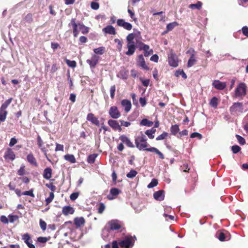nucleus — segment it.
<instances>
[{
    "label": "nucleus",
    "mask_w": 248,
    "mask_h": 248,
    "mask_svg": "<svg viewBox=\"0 0 248 248\" xmlns=\"http://www.w3.org/2000/svg\"><path fill=\"white\" fill-rule=\"evenodd\" d=\"M147 139L142 132L135 138V141L136 147L140 150L147 151L149 148L147 142Z\"/></svg>",
    "instance_id": "1"
},
{
    "label": "nucleus",
    "mask_w": 248,
    "mask_h": 248,
    "mask_svg": "<svg viewBox=\"0 0 248 248\" xmlns=\"http://www.w3.org/2000/svg\"><path fill=\"white\" fill-rule=\"evenodd\" d=\"M69 25H71L73 27V34L75 37L78 36L79 31H81L83 34H86L89 32V28L88 27L80 23L77 24L75 22V19L74 18L71 19Z\"/></svg>",
    "instance_id": "2"
},
{
    "label": "nucleus",
    "mask_w": 248,
    "mask_h": 248,
    "mask_svg": "<svg viewBox=\"0 0 248 248\" xmlns=\"http://www.w3.org/2000/svg\"><path fill=\"white\" fill-rule=\"evenodd\" d=\"M136 239L135 236L134 237L131 236H126L119 242V246L121 248H132L134 245Z\"/></svg>",
    "instance_id": "3"
},
{
    "label": "nucleus",
    "mask_w": 248,
    "mask_h": 248,
    "mask_svg": "<svg viewBox=\"0 0 248 248\" xmlns=\"http://www.w3.org/2000/svg\"><path fill=\"white\" fill-rule=\"evenodd\" d=\"M247 86L244 82L240 83L235 90L234 97L242 98L246 94Z\"/></svg>",
    "instance_id": "4"
},
{
    "label": "nucleus",
    "mask_w": 248,
    "mask_h": 248,
    "mask_svg": "<svg viewBox=\"0 0 248 248\" xmlns=\"http://www.w3.org/2000/svg\"><path fill=\"white\" fill-rule=\"evenodd\" d=\"M110 230L116 231L119 230L120 232H123L124 229L123 223L118 220H111L108 223Z\"/></svg>",
    "instance_id": "5"
},
{
    "label": "nucleus",
    "mask_w": 248,
    "mask_h": 248,
    "mask_svg": "<svg viewBox=\"0 0 248 248\" xmlns=\"http://www.w3.org/2000/svg\"><path fill=\"white\" fill-rule=\"evenodd\" d=\"M168 61L169 64L174 67L178 65V60L177 56L173 53L171 52L168 56Z\"/></svg>",
    "instance_id": "6"
},
{
    "label": "nucleus",
    "mask_w": 248,
    "mask_h": 248,
    "mask_svg": "<svg viewBox=\"0 0 248 248\" xmlns=\"http://www.w3.org/2000/svg\"><path fill=\"white\" fill-rule=\"evenodd\" d=\"M109 115L114 119H117L121 116V113L116 106H112L109 110Z\"/></svg>",
    "instance_id": "7"
},
{
    "label": "nucleus",
    "mask_w": 248,
    "mask_h": 248,
    "mask_svg": "<svg viewBox=\"0 0 248 248\" xmlns=\"http://www.w3.org/2000/svg\"><path fill=\"white\" fill-rule=\"evenodd\" d=\"M3 157L6 160L13 161L16 158V155L13 150L8 148L6 149Z\"/></svg>",
    "instance_id": "8"
},
{
    "label": "nucleus",
    "mask_w": 248,
    "mask_h": 248,
    "mask_svg": "<svg viewBox=\"0 0 248 248\" xmlns=\"http://www.w3.org/2000/svg\"><path fill=\"white\" fill-rule=\"evenodd\" d=\"M117 24L120 27H123L124 29L127 31H130L132 28L131 24L126 22L124 19H119L117 21Z\"/></svg>",
    "instance_id": "9"
},
{
    "label": "nucleus",
    "mask_w": 248,
    "mask_h": 248,
    "mask_svg": "<svg viewBox=\"0 0 248 248\" xmlns=\"http://www.w3.org/2000/svg\"><path fill=\"white\" fill-rule=\"evenodd\" d=\"M243 110V105L241 103H234L230 108V111L233 112H242Z\"/></svg>",
    "instance_id": "10"
},
{
    "label": "nucleus",
    "mask_w": 248,
    "mask_h": 248,
    "mask_svg": "<svg viewBox=\"0 0 248 248\" xmlns=\"http://www.w3.org/2000/svg\"><path fill=\"white\" fill-rule=\"evenodd\" d=\"M192 51V54L190 56V58L189 59L187 66L188 67H191L193 66L196 62V59L195 57V50L193 48H190L187 51V53H190V51Z\"/></svg>",
    "instance_id": "11"
},
{
    "label": "nucleus",
    "mask_w": 248,
    "mask_h": 248,
    "mask_svg": "<svg viewBox=\"0 0 248 248\" xmlns=\"http://www.w3.org/2000/svg\"><path fill=\"white\" fill-rule=\"evenodd\" d=\"M99 59V56L94 54L92 56L91 59H88L86 62L87 63L89 64L91 68H93L97 64Z\"/></svg>",
    "instance_id": "12"
},
{
    "label": "nucleus",
    "mask_w": 248,
    "mask_h": 248,
    "mask_svg": "<svg viewBox=\"0 0 248 248\" xmlns=\"http://www.w3.org/2000/svg\"><path fill=\"white\" fill-rule=\"evenodd\" d=\"M121 190L117 188H112L110 190L109 194L108 195L107 198L109 200H112L121 193Z\"/></svg>",
    "instance_id": "13"
},
{
    "label": "nucleus",
    "mask_w": 248,
    "mask_h": 248,
    "mask_svg": "<svg viewBox=\"0 0 248 248\" xmlns=\"http://www.w3.org/2000/svg\"><path fill=\"white\" fill-rule=\"evenodd\" d=\"M126 48L128 49V50L125 52V54L127 56L133 55L136 49L135 43H127Z\"/></svg>",
    "instance_id": "14"
},
{
    "label": "nucleus",
    "mask_w": 248,
    "mask_h": 248,
    "mask_svg": "<svg viewBox=\"0 0 248 248\" xmlns=\"http://www.w3.org/2000/svg\"><path fill=\"white\" fill-rule=\"evenodd\" d=\"M153 197L156 201H162L165 198V191L163 190L156 191L154 192Z\"/></svg>",
    "instance_id": "15"
},
{
    "label": "nucleus",
    "mask_w": 248,
    "mask_h": 248,
    "mask_svg": "<svg viewBox=\"0 0 248 248\" xmlns=\"http://www.w3.org/2000/svg\"><path fill=\"white\" fill-rule=\"evenodd\" d=\"M22 238L29 248H35L34 245L31 244V237L28 233L22 235Z\"/></svg>",
    "instance_id": "16"
},
{
    "label": "nucleus",
    "mask_w": 248,
    "mask_h": 248,
    "mask_svg": "<svg viewBox=\"0 0 248 248\" xmlns=\"http://www.w3.org/2000/svg\"><path fill=\"white\" fill-rule=\"evenodd\" d=\"M108 124L112 128L115 130H118L121 131L122 130L120 125L116 120L110 119L108 121Z\"/></svg>",
    "instance_id": "17"
},
{
    "label": "nucleus",
    "mask_w": 248,
    "mask_h": 248,
    "mask_svg": "<svg viewBox=\"0 0 248 248\" xmlns=\"http://www.w3.org/2000/svg\"><path fill=\"white\" fill-rule=\"evenodd\" d=\"M212 85L216 89L219 90H222L226 87L225 82H221L218 80H215Z\"/></svg>",
    "instance_id": "18"
},
{
    "label": "nucleus",
    "mask_w": 248,
    "mask_h": 248,
    "mask_svg": "<svg viewBox=\"0 0 248 248\" xmlns=\"http://www.w3.org/2000/svg\"><path fill=\"white\" fill-rule=\"evenodd\" d=\"M87 120L91 122L93 124L96 125H99V121L97 118L94 116V114L90 113L87 115Z\"/></svg>",
    "instance_id": "19"
},
{
    "label": "nucleus",
    "mask_w": 248,
    "mask_h": 248,
    "mask_svg": "<svg viewBox=\"0 0 248 248\" xmlns=\"http://www.w3.org/2000/svg\"><path fill=\"white\" fill-rule=\"evenodd\" d=\"M103 32L106 34L115 35L116 33L115 28L111 25H108L102 30Z\"/></svg>",
    "instance_id": "20"
},
{
    "label": "nucleus",
    "mask_w": 248,
    "mask_h": 248,
    "mask_svg": "<svg viewBox=\"0 0 248 248\" xmlns=\"http://www.w3.org/2000/svg\"><path fill=\"white\" fill-rule=\"evenodd\" d=\"M119 139L123 143L125 144L128 147L130 148H133L134 147L130 139L126 136L122 135L120 137Z\"/></svg>",
    "instance_id": "21"
},
{
    "label": "nucleus",
    "mask_w": 248,
    "mask_h": 248,
    "mask_svg": "<svg viewBox=\"0 0 248 248\" xmlns=\"http://www.w3.org/2000/svg\"><path fill=\"white\" fill-rule=\"evenodd\" d=\"M121 105L124 108L126 112H129L131 108V103L130 101L127 99H124L121 101Z\"/></svg>",
    "instance_id": "22"
},
{
    "label": "nucleus",
    "mask_w": 248,
    "mask_h": 248,
    "mask_svg": "<svg viewBox=\"0 0 248 248\" xmlns=\"http://www.w3.org/2000/svg\"><path fill=\"white\" fill-rule=\"evenodd\" d=\"M138 62L142 68L145 70H148L149 67L146 65L143 56L142 55L139 56Z\"/></svg>",
    "instance_id": "23"
},
{
    "label": "nucleus",
    "mask_w": 248,
    "mask_h": 248,
    "mask_svg": "<svg viewBox=\"0 0 248 248\" xmlns=\"http://www.w3.org/2000/svg\"><path fill=\"white\" fill-rule=\"evenodd\" d=\"M74 209L70 206H65L62 208V213L64 215H68L69 214H73L74 213Z\"/></svg>",
    "instance_id": "24"
},
{
    "label": "nucleus",
    "mask_w": 248,
    "mask_h": 248,
    "mask_svg": "<svg viewBox=\"0 0 248 248\" xmlns=\"http://www.w3.org/2000/svg\"><path fill=\"white\" fill-rule=\"evenodd\" d=\"M141 45L143 46L142 49L144 52V56L145 57H148L153 53V50L152 49H150L148 45H145L143 43H142Z\"/></svg>",
    "instance_id": "25"
},
{
    "label": "nucleus",
    "mask_w": 248,
    "mask_h": 248,
    "mask_svg": "<svg viewBox=\"0 0 248 248\" xmlns=\"http://www.w3.org/2000/svg\"><path fill=\"white\" fill-rule=\"evenodd\" d=\"M43 177L47 180L49 179L52 177V169L48 167L44 170Z\"/></svg>",
    "instance_id": "26"
},
{
    "label": "nucleus",
    "mask_w": 248,
    "mask_h": 248,
    "mask_svg": "<svg viewBox=\"0 0 248 248\" xmlns=\"http://www.w3.org/2000/svg\"><path fill=\"white\" fill-rule=\"evenodd\" d=\"M216 236L217 237L220 241H224L225 240H227L229 239H227V237L226 236V234L225 233L223 232L218 231L217 232L216 234Z\"/></svg>",
    "instance_id": "27"
},
{
    "label": "nucleus",
    "mask_w": 248,
    "mask_h": 248,
    "mask_svg": "<svg viewBox=\"0 0 248 248\" xmlns=\"http://www.w3.org/2000/svg\"><path fill=\"white\" fill-rule=\"evenodd\" d=\"M74 223L78 227H80L85 223V219L83 217H76L74 219Z\"/></svg>",
    "instance_id": "28"
},
{
    "label": "nucleus",
    "mask_w": 248,
    "mask_h": 248,
    "mask_svg": "<svg viewBox=\"0 0 248 248\" xmlns=\"http://www.w3.org/2000/svg\"><path fill=\"white\" fill-rule=\"evenodd\" d=\"M147 150H148V151H149V152H154L156 154L158 155L159 156V157L160 158H161L162 159H163L164 158V156L163 154L161 152H160L157 148H156L155 147H152L149 148V149Z\"/></svg>",
    "instance_id": "29"
},
{
    "label": "nucleus",
    "mask_w": 248,
    "mask_h": 248,
    "mask_svg": "<svg viewBox=\"0 0 248 248\" xmlns=\"http://www.w3.org/2000/svg\"><path fill=\"white\" fill-rule=\"evenodd\" d=\"M156 132V129L154 128H152L151 129L147 130L145 131V134L148 137V138L150 139H153L154 138V134Z\"/></svg>",
    "instance_id": "30"
},
{
    "label": "nucleus",
    "mask_w": 248,
    "mask_h": 248,
    "mask_svg": "<svg viewBox=\"0 0 248 248\" xmlns=\"http://www.w3.org/2000/svg\"><path fill=\"white\" fill-rule=\"evenodd\" d=\"M27 159L28 161L34 166H37V162L35 158L32 154H30L27 155Z\"/></svg>",
    "instance_id": "31"
},
{
    "label": "nucleus",
    "mask_w": 248,
    "mask_h": 248,
    "mask_svg": "<svg viewBox=\"0 0 248 248\" xmlns=\"http://www.w3.org/2000/svg\"><path fill=\"white\" fill-rule=\"evenodd\" d=\"M64 158L70 162L71 163H75L76 162V158L74 155L70 154H67L64 156Z\"/></svg>",
    "instance_id": "32"
},
{
    "label": "nucleus",
    "mask_w": 248,
    "mask_h": 248,
    "mask_svg": "<svg viewBox=\"0 0 248 248\" xmlns=\"http://www.w3.org/2000/svg\"><path fill=\"white\" fill-rule=\"evenodd\" d=\"M140 124L143 126L150 127L153 124V122L149 121L147 119H143L140 121Z\"/></svg>",
    "instance_id": "33"
},
{
    "label": "nucleus",
    "mask_w": 248,
    "mask_h": 248,
    "mask_svg": "<svg viewBox=\"0 0 248 248\" xmlns=\"http://www.w3.org/2000/svg\"><path fill=\"white\" fill-rule=\"evenodd\" d=\"M178 25V23L176 22H173L168 24L167 25V31H169L173 29V28Z\"/></svg>",
    "instance_id": "34"
},
{
    "label": "nucleus",
    "mask_w": 248,
    "mask_h": 248,
    "mask_svg": "<svg viewBox=\"0 0 248 248\" xmlns=\"http://www.w3.org/2000/svg\"><path fill=\"white\" fill-rule=\"evenodd\" d=\"M179 131V126L177 124L172 125L170 127V132L171 133L175 135Z\"/></svg>",
    "instance_id": "35"
},
{
    "label": "nucleus",
    "mask_w": 248,
    "mask_h": 248,
    "mask_svg": "<svg viewBox=\"0 0 248 248\" xmlns=\"http://www.w3.org/2000/svg\"><path fill=\"white\" fill-rule=\"evenodd\" d=\"M202 6V3L201 1H198L195 4H191L189 5V7L191 9H200Z\"/></svg>",
    "instance_id": "36"
},
{
    "label": "nucleus",
    "mask_w": 248,
    "mask_h": 248,
    "mask_svg": "<svg viewBox=\"0 0 248 248\" xmlns=\"http://www.w3.org/2000/svg\"><path fill=\"white\" fill-rule=\"evenodd\" d=\"M7 111L0 108V121L4 122L6 119Z\"/></svg>",
    "instance_id": "37"
},
{
    "label": "nucleus",
    "mask_w": 248,
    "mask_h": 248,
    "mask_svg": "<svg viewBox=\"0 0 248 248\" xmlns=\"http://www.w3.org/2000/svg\"><path fill=\"white\" fill-rule=\"evenodd\" d=\"M97 156V155L95 154L89 155L87 158L88 162L90 164L93 163Z\"/></svg>",
    "instance_id": "38"
},
{
    "label": "nucleus",
    "mask_w": 248,
    "mask_h": 248,
    "mask_svg": "<svg viewBox=\"0 0 248 248\" xmlns=\"http://www.w3.org/2000/svg\"><path fill=\"white\" fill-rule=\"evenodd\" d=\"M12 98H10L7 100L4 103H3L0 108L6 110V108L8 107V106L12 102Z\"/></svg>",
    "instance_id": "39"
},
{
    "label": "nucleus",
    "mask_w": 248,
    "mask_h": 248,
    "mask_svg": "<svg viewBox=\"0 0 248 248\" xmlns=\"http://www.w3.org/2000/svg\"><path fill=\"white\" fill-rule=\"evenodd\" d=\"M175 76L177 77H178L181 76L184 79H186L187 78V76L185 74V73L183 71V70H177L175 72Z\"/></svg>",
    "instance_id": "40"
},
{
    "label": "nucleus",
    "mask_w": 248,
    "mask_h": 248,
    "mask_svg": "<svg viewBox=\"0 0 248 248\" xmlns=\"http://www.w3.org/2000/svg\"><path fill=\"white\" fill-rule=\"evenodd\" d=\"M210 104L212 107L216 108L218 104L217 98L216 97H213L210 101Z\"/></svg>",
    "instance_id": "41"
},
{
    "label": "nucleus",
    "mask_w": 248,
    "mask_h": 248,
    "mask_svg": "<svg viewBox=\"0 0 248 248\" xmlns=\"http://www.w3.org/2000/svg\"><path fill=\"white\" fill-rule=\"evenodd\" d=\"M105 50V48L103 46H101L93 49L94 52L96 54L102 55Z\"/></svg>",
    "instance_id": "42"
},
{
    "label": "nucleus",
    "mask_w": 248,
    "mask_h": 248,
    "mask_svg": "<svg viewBox=\"0 0 248 248\" xmlns=\"http://www.w3.org/2000/svg\"><path fill=\"white\" fill-rule=\"evenodd\" d=\"M158 184V181L156 179H153L150 182L147 186V187L148 188H153L155 186H156Z\"/></svg>",
    "instance_id": "43"
},
{
    "label": "nucleus",
    "mask_w": 248,
    "mask_h": 248,
    "mask_svg": "<svg viewBox=\"0 0 248 248\" xmlns=\"http://www.w3.org/2000/svg\"><path fill=\"white\" fill-rule=\"evenodd\" d=\"M135 37V34L134 33H130L129 34L127 37H126V41L127 43H135L133 40Z\"/></svg>",
    "instance_id": "44"
},
{
    "label": "nucleus",
    "mask_w": 248,
    "mask_h": 248,
    "mask_svg": "<svg viewBox=\"0 0 248 248\" xmlns=\"http://www.w3.org/2000/svg\"><path fill=\"white\" fill-rule=\"evenodd\" d=\"M66 64L70 67L75 68L76 67L77 64L75 61H70L68 59H65Z\"/></svg>",
    "instance_id": "45"
},
{
    "label": "nucleus",
    "mask_w": 248,
    "mask_h": 248,
    "mask_svg": "<svg viewBox=\"0 0 248 248\" xmlns=\"http://www.w3.org/2000/svg\"><path fill=\"white\" fill-rule=\"evenodd\" d=\"M137 173V171L134 170H132L126 174V176L128 178H133L136 176Z\"/></svg>",
    "instance_id": "46"
},
{
    "label": "nucleus",
    "mask_w": 248,
    "mask_h": 248,
    "mask_svg": "<svg viewBox=\"0 0 248 248\" xmlns=\"http://www.w3.org/2000/svg\"><path fill=\"white\" fill-rule=\"evenodd\" d=\"M168 136V133L164 132L162 134L159 135L156 138V140H160L165 139Z\"/></svg>",
    "instance_id": "47"
},
{
    "label": "nucleus",
    "mask_w": 248,
    "mask_h": 248,
    "mask_svg": "<svg viewBox=\"0 0 248 248\" xmlns=\"http://www.w3.org/2000/svg\"><path fill=\"white\" fill-rule=\"evenodd\" d=\"M54 198V194L53 192H50L49 194V197H48L47 198H46V204H48L49 203H50L52 201Z\"/></svg>",
    "instance_id": "48"
},
{
    "label": "nucleus",
    "mask_w": 248,
    "mask_h": 248,
    "mask_svg": "<svg viewBox=\"0 0 248 248\" xmlns=\"http://www.w3.org/2000/svg\"><path fill=\"white\" fill-rule=\"evenodd\" d=\"M236 138L241 145H244L246 143V141L244 138L240 135H236Z\"/></svg>",
    "instance_id": "49"
},
{
    "label": "nucleus",
    "mask_w": 248,
    "mask_h": 248,
    "mask_svg": "<svg viewBox=\"0 0 248 248\" xmlns=\"http://www.w3.org/2000/svg\"><path fill=\"white\" fill-rule=\"evenodd\" d=\"M241 150V148L238 145H233L232 146V150L233 154H237Z\"/></svg>",
    "instance_id": "50"
},
{
    "label": "nucleus",
    "mask_w": 248,
    "mask_h": 248,
    "mask_svg": "<svg viewBox=\"0 0 248 248\" xmlns=\"http://www.w3.org/2000/svg\"><path fill=\"white\" fill-rule=\"evenodd\" d=\"M40 226L43 231H45L46 228V223L42 219H40Z\"/></svg>",
    "instance_id": "51"
},
{
    "label": "nucleus",
    "mask_w": 248,
    "mask_h": 248,
    "mask_svg": "<svg viewBox=\"0 0 248 248\" xmlns=\"http://www.w3.org/2000/svg\"><path fill=\"white\" fill-rule=\"evenodd\" d=\"M25 166L22 165L17 171V174L19 175L22 176L25 174Z\"/></svg>",
    "instance_id": "52"
},
{
    "label": "nucleus",
    "mask_w": 248,
    "mask_h": 248,
    "mask_svg": "<svg viewBox=\"0 0 248 248\" xmlns=\"http://www.w3.org/2000/svg\"><path fill=\"white\" fill-rule=\"evenodd\" d=\"M116 91L115 85L111 86L110 89V97L113 99L115 95V92Z\"/></svg>",
    "instance_id": "53"
},
{
    "label": "nucleus",
    "mask_w": 248,
    "mask_h": 248,
    "mask_svg": "<svg viewBox=\"0 0 248 248\" xmlns=\"http://www.w3.org/2000/svg\"><path fill=\"white\" fill-rule=\"evenodd\" d=\"M9 221L11 223L14 222L16 220L18 219V217L16 215H10L8 216Z\"/></svg>",
    "instance_id": "54"
},
{
    "label": "nucleus",
    "mask_w": 248,
    "mask_h": 248,
    "mask_svg": "<svg viewBox=\"0 0 248 248\" xmlns=\"http://www.w3.org/2000/svg\"><path fill=\"white\" fill-rule=\"evenodd\" d=\"M105 209V205L103 203H100L98 209V212L99 214H102Z\"/></svg>",
    "instance_id": "55"
},
{
    "label": "nucleus",
    "mask_w": 248,
    "mask_h": 248,
    "mask_svg": "<svg viewBox=\"0 0 248 248\" xmlns=\"http://www.w3.org/2000/svg\"><path fill=\"white\" fill-rule=\"evenodd\" d=\"M22 195H28V196H30L32 197H34V194L33 193V190L31 189L29 191H24L22 193Z\"/></svg>",
    "instance_id": "56"
},
{
    "label": "nucleus",
    "mask_w": 248,
    "mask_h": 248,
    "mask_svg": "<svg viewBox=\"0 0 248 248\" xmlns=\"http://www.w3.org/2000/svg\"><path fill=\"white\" fill-rule=\"evenodd\" d=\"M114 41L118 44V49L119 51H121L122 49V42L118 39H115Z\"/></svg>",
    "instance_id": "57"
},
{
    "label": "nucleus",
    "mask_w": 248,
    "mask_h": 248,
    "mask_svg": "<svg viewBox=\"0 0 248 248\" xmlns=\"http://www.w3.org/2000/svg\"><path fill=\"white\" fill-rule=\"evenodd\" d=\"M91 8L93 10H97L99 9V4L96 2H92L91 4Z\"/></svg>",
    "instance_id": "58"
},
{
    "label": "nucleus",
    "mask_w": 248,
    "mask_h": 248,
    "mask_svg": "<svg viewBox=\"0 0 248 248\" xmlns=\"http://www.w3.org/2000/svg\"><path fill=\"white\" fill-rule=\"evenodd\" d=\"M196 137L198 138L199 139H201L202 138V135L197 132H194L192 133L190 135L191 138H194Z\"/></svg>",
    "instance_id": "59"
},
{
    "label": "nucleus",
    "mask_w": 248,
    "mask_h": 248,
    "mask_svg": "<svg viewBox=\"0 0 248 248\" xmlns=\"http://www.w3.org/2000/svg\"><path fill=\"white\" fill-rule=\"evenodd\" d=\"M242 31L244 35L248 37V27L247 26H244L242 28Z\"/></svg>",
    "instance_id": "60"
},
{
    "label": "nucleus",
    "mask_w": 248,
    "mask_h": 248,
    "mask_svg": "<svg viewBox=\"0 0 248 248\" xmlns=\"http://www.w3.org/2000/svg\"><path fill=\"white\" fill-rule=\"evenodd\" d=\"M78 196V193L77 192H74L72 193L70 196V198L72 201H75Z\"/></svg>",
    "instance_id": "61"
},
{
    "label": "nucleus",
    "mask_w": 248,
    "mask_h": 248,
    "mask_svg": "<svg viewBox=\"0 0 248 248\" xmlns=\"http://www.w3.org/2000/svg\"><path fill=\"white\" fill-rule=\"evenodd\" d=\"M56 147L55 148V151H63V145L62 144H60L58 143H56Z\"/></svg>",
    "instance_id": "62"
},
{
    "label": "nucleus",
    "mask_w": 248,
    "mask_h": 248,
    "mask_svg": "<svg viewBox=\"0 0 248 248\" xmlns=\"http://www.w3.org/2000/svg\"><path fill=\"white\" fill-rule=\"evenodd\" d=\"M17 142V140L15 138H11L10 143H9V146L13 147L15 144H16Z\"/></svg>",
    "instance_id": "63"
},
{
    "label": "nucleus",
    "mask_w": 248,
    "mask_h": 248,
    "mask_svg": "<svg viewBox=\"0 0 248 248\" xmlns=\"http://www.w3.org/2000/svg\"><path fill=\"white\" fill-rule=\"evenodd\" d=\"M37 144H38L39 147L41 148L43 145V141L41 139L40 136H38L37 137Z\"/></svg>",
    "instance_id": "64"
}]
</instances>
